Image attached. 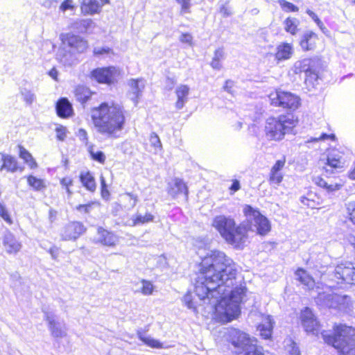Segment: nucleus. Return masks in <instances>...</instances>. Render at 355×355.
Wrapping results in <instances>:
<instances>
[{"mask_svg":"<svg viewBox=\"0 0 355 355\" xmlns=\"http://www.w3.org/2000/svg\"><path fill=\"white\" fill-rule=\"evenodd\" d=\"M62 42L77 53L84 52L88 47L87 40L72 33L62 34Z\"/></svg>","mask_w":355,"mask_h":355,"instance_id":"ddd939ff","label":"nucleus"},{"mask_svg":"<svg viewBox=\"0 0 355 355\" xmlns=\"http://www.w3.org/2000/svg\"><path fill=\"white\" fill-rule=\"evenodd\" d=\"M75 6L73 5L72 0H64L60 6V9L62 12L67 10H73Z\"/></svg>","mask_w":355,"mask_h":355,"instance_id":"5fc2aeb1","label":"nucleus"},{"mask_svg":"<svg viewBox=\"0 0 355 355\" xmlns=\"http://www.w3.org/2000/svg\"><path fill=\"white\" fill-rule=\"evenodd\" d=\"M284 29L287 33L294 35L297 31V24L296 20L291 17H287L284 21Z\"/></svg>","mask_w":355,"mask_h":355,"instance_id":"473e14b6","label":"nucleus"},{"mask_svg":"<svg viewBox=\"0 0 355 355\" xmlns=\"http://www.w3.org/2000/svg\"><path fill=\"white\" fill-rule=\"evenodd\" d=\"M293 46L292 44L288 42H281L275 50L274 57L277 62L289 60L293 54Z\"/></svg>","mask_w":355,"mask_h":355,"instance_id":"6ab92c4d","label":"nucleus"},{"mask_svg":"<svg viewBox=\"0 0 355 355\" xmlns=\"http://www.w3.org/2000/svg\"><path fill=\"white\" fill-rule=\"evenodd\" d=\"M243 215L246 218L252 217L257 227V233L260 236L267 235L271 230L269 220L260 211L250 205H245L243 208Z\"/></svg>","mask_w":355,"mask_h":355,"instance_id":"6e6552de","label":"nucleus"},{"mask_svg":"<svg viewBox=\"0 0 355 355\" xmlns=\"http://www.w3.org/2000/svg\"><path fill=\"white\" fill-rule=\"evenodd\" d=\"M299 319L303 327H309V322L311 320V309L309 307L304 308L301 311Z\"/></svg>","mask_w":355,"mask_h":355,"instance_id":"a19ab883","label":"nucleus"},{"mask_svg":"<svg viewBox=\"0 0 355 355\" xmlns=\"http://www.w3.org/2000/svg\"><path fill=\"white\" fill-rule=\"evenodd\" d=\"M298 122L297 117L289 113L269 116L266 121L265 135L269 141H282L286 135L293 132Z\"/></svg>","mask_w":355,"mask_h":355,"instance_id":"39448f33","label":"nucleus"},{"mask_svg":"<svg viewBox=\"0 0 355 355\" xmlns=\"http://www.w3.org/2000/svg\"><path fill=\"white\" fill-rule=\"evenodd\" d=\"M315 183L318 187L324 189L327 192H332L339 190L343 186L341 184L337 183L329 184L321 178H318L316 180Z\"/></svg>","mask_w":355,"mask_h":355,"instance_id":"2f4dec72","label":"nucleus"},{"mask_svg":"<svg viewBox=\"0 0 355 355\" xmlns=\"http://www.w3.org/2000/svg\"><path fill=\"white\" fill-rule=\"evenodd\" d=\"M312 18L313 19L314 21L318 25V26L322 31V32H327V28L324 26L323 23L319 19V18L317 16H313L312 15Z\"/></svg>","mask_w":355,"mask_h":355,"instance_id":"0e129e2a","label":"nucleus"},{"mask_svg":"<svg viewBox=\"0 0 355 355\" xmlns=\"http://www.w3.org/2000/svg\"><path fill=\"white\" fill-rule=\"evenodd\" d=\"M155 216L150 212H146L144 215L136 214L132 218V226H137L140 225L151 223L154 220Z\"/></svg>","mask_w":355,"mask_h":355,"instance_id":"c756f323","label":"nucleus"},{"mask_svg":"<svg viewBox=\"0 0 355 355\" xmlns=\"http://www.w3.org/2000/svg\"><path fill=\"white\" fill-rule=\"evenodd\" d=\"M238 273L236 263L225 252L212 250L201 257L197 264L194 292L200 300L215 299L219 302L214 311L216 321L225 324L241 315V304L246 296L245 286L234 287L228 297L226 288H231Z\"/></svg>","mask_w":355,"mask_h":355,"instance_id":"f257e3e1","label":"nucleus"},{"mask_svg":"<svg viewBox=\"0 0 355 355\" xmlns=\"http://www.w3.org/2000/svg\"><path fill=\"white\" fill-rule=\"evenodd\" d=\"M3 245L6 251L9 254H16L21 249L22 245L21 242L17 241L15 237L9 234L3 237Z\"/></svg>","mask_w":355,"mask_h":355,"instance_id":"412c9836","label":"nucleus"},{"mask_svg":"<svg viewBox=\"0 0 355 355\" xmlns=\"http://www.w3.org/2000/svg\"><path fill=\"white\" fill-rule=\"evenodd\" d=\"M80 7L83 15H93L99 13L101 10V5L97 0H83Z\"/></svg>","mask_w":355,"mask_h":355,"instance_id":"5701e85b","label":"nucleus"},{"mask_svg":"<svg viewBox=\"0 0 355 355\" xmlns=\"http://www.w3.org/2000/svg\"><path fill=\"white\" fill-rule=\"evenodd\" d=\"M261 336L264 339H269L271 338V330L262 327L260 329Z\"/></svg>","mask_w":355,"mask_h":355,"instance_id":"bf43d9fd","label":"nucleus"},{"mask_svg":"<svg viewBox=\"0 0 355 355\" xmlns=\"http://www.w3.org/2000/svg\"><path fill=\"white\" fill-rule=\"evenodd\" d=\"M87 227L78 220H71L63 225L60 236L62 241H76L85 234Z\"/></svg>","mask_w":355,"mask_h":355,"instance_id":"9d476101","label":"nucleus"},{"mask_svg":"<svg viewBox=\"0 0 355 355\" xmlns=\"http://www.w3.org/2000/svg\"><path fill=\"white\" fill-rule=\"evenodd\" d=\"M190 88L187 85H180L175 89V93L177 100L175 106L177 109H182L188 100Z\"/></svg>","mask_w":355,"mask_h":355,"instance_id":"b1692460","label":"nucleus"},{"mask_svg":"<svg viewBox=\"0 0 355 355\" xmlns=\"http://www.w3.org/2000/svg\"><path fill=\"white\" fill-rule=\"evenodd\" d=\"M143 81L142 78H132L128 82V85L131 89L132 93L136 98H139L142 92L144 85L141 84Z\"/></svg>","mask_w":355,"mask_h":355,"instance_id":"7c9ffc66","label":"nucleus"},{"mask_svg":"<svg viewBox=\"0 0 355 355\" xmlns=\"http://www.w3.org/2000/svg\"><path fill=\"white\" fill-rule=\"evenodd\" d=\"M228 348L234 349L235 355H264L248 333L231 327L225 334Z\"/></svg>","mask_w":355,"mask_h":355,"instance_id":"423d86ee","label":"nucleus"},{"mask_svg":"<svg viewBox=\"0 0 355 355\" xmlns=\"http://www.w3.org/2000/svg\"><path fill=\"white\" fill-rule=\"evenodd\" d=\"M219 12L221 14V15L224 17H229L232 14L231 8L228 6L227 4L221 6Z\"/></svg>","mask_w":355,"mask_h":355,"instance_id":"6e6d98bb","label":"nucleus"},{"mask_svg":"<svg viewBox=\"0 0 355 355\" xmlns=\"http://www.w3.org/2000/svg\"><path fill=\"white\" fill-rule=\"evenodd\" d=\"M312 18L313 19L314 21L318 25V26L322 31V32H327V28L324 26L323 23L319 19V18L317 16H313L312 15Z\"/></svg>","mask_w":355,"mask_h":355,"instance_id":"e2e57ef3","label":"nucleus"},{"mask_svg":"<svg viewBox=\"0 0 355 355\" xmlns=\"http://www.w3.org/2000/svg\"><path fill=\"white\" fill-rule=\"evenodd\" d=\"M1 164L0 166L1 171L14 173L22 172L24 167L19 164L17 158L10 154L1 153Z\"/></svg>","mask_w":355,"mask_h":355,"instance_id":"4468645a","label":"nucleus"},{"mask_svg":"<svg viewBox=\"0 0 355 355\" xmlns=\"http://www.w3.org/2000/svg\"><path fill=\"white\" fill-rule=\"evenodd\" d=\"M96 205H99V203L96 201H90L86 204H80L77 205L76 207V209L80 213L88 214L90 212L92 207Z\"/></svg>","mask_w":355,"mask_h":355,"instance_id":"a18cd8bd","label":"nucleus"},{"mask_svg":"<svg viewBox=\"0 0 355 355\" xmlns=\"http://www.w3.org/2000/svg\"><path fill=\"white\" fill-rule=\"evenodd\" d=\"M141 293L144 295H150L153 293L154 286L151 282L146 279H141Z\"/></svg>","mask_w":355,"mask_h":355,"instance_id":"37998d69","label":"nucleus"},{"mask_svg":"<svg viewBox=\"0 0 355 355\" xmlns=\"http://www.w3.org/2000/svg\"><path fill=\"white\" fill-rule=\"evenodd\" d=\"M79 135L83 137V140L87 141L88 139L87 131L84 129H80L78 131Z\"/></svg>","mask_w":355,"mask_h":355,"instance_id":"774afa93","label":"nucleus"},{"mask_svg":"<svg viewBox=\"0 0 355 355\" xmlns=\"http://www.w3.org/2000/svg\"><path fill=\"white\" fill-rule=\"evenodd\" d=\"M286 157H283L282 159L277 160L271 167L268 182L271 185H279L283 181L284 175L281 171L283 169L286 164Z\"/></svg>","mask_w":355,"mask_h":355,"instance_id":"dca6fc26","label":"nucleus"},{"mask_svg":"<svg viewBox=\"0 0 355 355\" xmlns=\"http://www.w3.org/2000/svg\"><path fill=\"white\" fill-rule=\"evenodd\" d=\"M121 70L114 66L97 67L90 72V76L100 84L112 85L116 82Z\"/></svg>","mask_w":355,"mask_h":355,"instance_id":"1a4fd4ad","label":"nucleus"},{"mask_svg":"<svg viewBox=\"0 0 355 355\" xmlns=\"http://www.w3.org/2000/svg\"><path fill=\"white\" fill-rule=\"evenodd\" d=\"M58 216V211H56L55 209H49V219L51 223L55 222L57 220Z\"/></svg>","mask_w":355,"mask_h":355,"instance_id":"052dcab7","label":"nucleus"},{"mask_svg":"<svg viewBox=\"0 0 355 355\" xmlns=\"http://www.w3.org/2000/svg\"><path fill=\"white\" fill-rule=\"evenodd\" d=\"M324 140H330L331 141H335L336 140V137L334 133H322L318 137H312V143Z\"/></svg>","mask_w":355,"mask_h":355,"instance_id":"09e8293b","label":"nucleus"},{"mask_svg":"<svg viewBox=\"0 0 355 355\" xmlns=\"http://www.w3.org/2000/svg\"><path fill=\"white\" fill-rule=\"evenodd\" d=\"M18 155L31 170L38 168V164L33 155L21 144L17 145Z\"/></svg>","mask_w":355,"mask_h":355,"instance_id":"4be33fe9","label":"nucleus"},{"mask_svg":"<svg viewBox=\"0 0 355 355\" xmlns=\"http://www.w3.org/2000/svg\"><path fill=\"white\" fill-rule=\"evenodd\" d=\"M295 274L297 276L298 281H300L302 284L304 285L309 284L311 277L306 270L302 268H299L296 270Z\"/></svg>","mask_w":355,"mask_h":355,"instance_id":"49530a36","label":"nucleus"},{"mask_svg":"<svg viewBox=\"0 0 355 355\" xmlns=\"http://www.w3.org/2000/svg\"><path fill=\"white\" fill-rule=\"evenodd\" d=\"M297 73H308L311 70V59L304 58L297 62L295 64Z\"/></svg>","mask_w":355,"mask_h":355,"instance_id":"72a5a7b5","label":"nucleus"},{"mask_svg":"<svg viewBox=\"0 0 355 355\" xmlns=\"http://www.w3.org/2000/svg\"><path fill=\"white\" fill-rule=\"evenodd\" d=\"M148 327L146 329H141L137 331V336L139 340L150 348L162 349L164 347L163 344L157 340L146 336Z\"/></svg>","mask_w":355,"mask_h":355,"instance_id":"bb28decb","label":"nucleus"},{"mask_svg":"<svg viewBox=\"0 0 355 355\" xmlns=\"http://www.w3.org/2000/svg\"><path fill=\"white\" fill-rule=\"evenodd\" d=\"M268 97L270 106L280 107L290 112L296 111L302 105L301 98L298 95L280 88L270 92Z\"/></svg>","mask_w":355,"mask_h":355,"instance_id":"0eeeda50","label":"nucleus"},{"mask_svg":"<svg viewBox=\"0 0 355 355\" xmlns=\"http://www.w3.org/2000/svg\"><path fill=\"white\" fill-rule=\"evenodd\" d=\"M225 57V52L223 48H218L214 51V57L210 62V66L215 70H220L222 69V60Z\"/></svg>","mask_w":355,"mask_h":355,"instance_id":"c85d7f7f","label":"nucleus"},{"mask_svg":"<svg viewBox=\"0 0 355 355\" xmlns=\"http://www.w3.org/2000/svg\"><path fill=\"white\" fill-rule=\"evenodd\" d=\"M48 325L53 336L59 338L64 336L63 331L55 320H49Z\"/></svg>","mask_w":355,"mask_h":355,"instance_id":"f704fd0d","label":"nucleus"},{"mask_svg":"<svg viewBox=\"0 0 355 355\" xmlns=\"http://www.w3.org/2000/svg\"><path fill=\"white\" fill-rule=\"evenodd\" d=\"M0 216L8 225H12L13 221L6 206L0 202Z\"/></svg>","mask_w":355,"mask_h":355,"instance_id":"c03bdc74","label":"nucleus"},{"mask_svg":"<svg viewBox=\"0 0 355 355\" xmlns=\"http://www.w3.org/2000/svg\"><path fill=\"white\" fill-rule=\"evenodd\" d=\"M311 39V33H306L300 42V45L302 49L304 51H309L310 49L309 46V40Z\"/></svg>","mask_w":355,"mask_h":355,"instance_id":"3c124183","label":"nucleus"},{"mask_svg":"<svg viewBox=\"0 0 355 355\" xmlns=\"http://www.w3.org/2000/svg\"><path fill=\"white\" fill-rule=\"evenodd\" d=\"M212 227L227 244L235 249H243L245 247L248 239V232L252 230L251 221L238 225L233 218L224 215L214 217Z\"/></svg>","mask_w":355,"mask_h":355,"instance_id":"7ed1b4c3","label":"nucleus"},{"mask_svg":"<svg viewBox=\"0 0 355 355\" xmlns=\"http://www.w3.org/2000/svg\"><path fill=\"white\" fill-rule=\"evenodd\" d=\"M67 128L63 125H59L55 128L56 139L59 141H64L67 137Z\"/></svg>","mask_w":355,"mask_h":355,"instance_id":"8fccbe9b","label":"nucleus"},{"mask_svg":"<svg viewBox=\"0 0 355 355\" xmlns=\"http://www.w3.org/2000/svg\"><path fill=\"white\" fill-rule=\"evenodd\" d=\"M139 202V196L132 192H124L119 195L117 202L114 205L112 211L116 213L122 209L131 210Z\"/></svg>","mask_w":355,"mask_h":355,"instance_id":"9b49d317","label":"nucleus"},{"mask_svg":"<svg viewBox=\"0 0 355 355\" xmlns=\"http://www.w3.org/2000/svg\"><path fill=\"white\" fill-rule=\"evenodd\" d=\"M355 329L344 324L336 323L332 334L321 332L324 343L337 350L338 355H355Z\"/></svg>","mask_w":355,"mask_h":355,"instance_id":"20e7f679","label":"nucleus"},{"mask_svg":"<svg viewBox=\"0 0 355 355\" xmlns=\"http://www.w3.org/2000/svg\"><path fill=\"white\" fill-rule=\"evenodd\" d=\"M150 141L151 145L155 148H160L162 144L158 135L156 133H151L150 135Z\"/></svg>","mask_w":355,"mask_h":355,"instance_id":"864d4df0","label":"nucleus"},{"mask_svg":"<svg viewBox=\"0 0 355 355\" xmlns=\"http://www.w3.org/2000/svg\"><path fill=\"white\" fill-rule=\"evenodd\" d=\"M98 234H99V242L104 245L114 246L116 243L115 236L113 233L102 228L98 229Z\"/></svg>","mask_w":355,"mask_h":355,"instance_id":"cd10ccee","label":"nucleus"},{"mask_svg":"<svg viewBox=\"0 0 355 355\" xmlns=\"http://www.w3.org/2000/svg\"><path fill=\"white\" fill-rule=\"evenodd\" d=\"M175 1L180 6V15L183 16L191 12V0H175Z\"/></svg>","mask_w":355,"mask_h":355,"instance_id":"c9c22d12","label":"nucleus"},{"mask_svg":"<svg viewBox=\"0 0 355 355\" xmlns=\"http://www.w3.org/2000/svg\"><path fill=\"white\" fill-rule=\"evenodd\" d=\"M60 184L62 187L65 189L68 196H70L73 193L71 189V187L73 184V180L72 178L69 176L63 177L60 180Z\"/></svg>","mask_w":355,"mask_h":355,"instance_id":"58836bf2","label":"nucleus"},{"mask_svg":"<svg viewBox=\"0 0 355 355\" xmlns=\"http://www.w3.org/2000/svg\"><path fill=\"white\" fill-rule=\"evenodd\" d=\"M55 111L58 117L68 119L74 114L73 106L65 97L60 98L55 103Z\"/></svg>","mask_w":355,"mask_h":355,"instance_id":"a211bd4d","label":"nucleus"},{"mask_svg":"<svg viewBox=\"0 0 355 355\" xmlns=\"http://www.w3.org/2000/svg\"><path fill=\"white\" fill-rule=\"evenodd\" d=\"M345 155L344 151L333 149L327 157L325 171L331 173L339 171L344 168L345 160L343 157Z\"/></svg>","mask_w":355,"mask_h":355,"instance_id":"f8f14e48","label":"nucleus"},{"mask_svg":"<svg viewBox=\"0 0 355 355\" xmlns=\"http://www.w3.org/2000/svg\"><path fill=\"white\" fill-rule=\"evenodd\" d=\"M101 196L105 200L110 199V192L108 189V187L106 184L105 180L103 177H101Z\"/></svg>","mask_w":355,"mask_h":355,"instance_id":"de8ad7c7","label":"nucleus"},{"mask_svg":"<svg viewBox=\"0 0 355 355\" xmlns=\"http://www.w3.org/2000/svg\"><path fill=\"white\" fill-rule=\"evenodd\" d=\"M129 117V112L116 101H103L90 110L94 127L99 134L107 137L116 138L127 125Z\"/></svg>","mask_w":355,"mask_h":355,"instance_id":"f03ea898","label":"nucleus"},{"mask_svg":"<svg viewBox=\"0 0 355 355\" xmlns=\"http://www.w3.org/2000/svg\"><path fill=\"white\" fill-rule=\"evenodd\" d=\"M26 180L28 186L34 191H44L47 187V184L44 179L38 178L33 174L27 175Z\"/></svg>","mask_w":355,"mask_h":355,"instance_id":"393cba45","label":"nucleus"},{"mask_svg":"<svg viewBox=\"0 0 355 355\" xmlns=\"http://www.w3.org/2000/svg\"><path fill=\"white\" fill-rule=\"evenodd\" d=\"M347 218L355 225V201L349 202L346 205Z\"/></svg>","mask_w":355,"mask_h":355,"instance_id":"79ce46f5","label":"nucleus"},{"mask_svg":"<svg viewBox=\"0 0 355 355\" xmlns=\"http://www.w3.org/2000/svg\"><path fill=\"white\" fill-rule=\"evenodd\" d=\"M89 153L90 158L92 160L96 161L101 164H104L105 163L106 157L103 151H94L92 149H91L89 150Z\"/></svg>","mask_w":355,"mask_h":355,"instance_id":"ea45409f","label":"nucleus"},{"mask_svg":"<svg viewBox=\"0 0 355 355\" xmlns=\"http://www.w3.org/2000/svg\"><path fill=\"white\" fill-rule=\"evenodd\" d=\"M114 55V50L108 46H103L100 48H94L93 50V55L97 58L104 56H111Z\"/></svg>","mask_w":355,"mask_h":355,"instance_id":"e433bc0d","label":"nucleus"},{"mask_svg":"<svg viewBox=\"0 0 355 355\" xmlns=\"http://www.w3.org/2000/svg\"><path fill=\"white\" fill-rule=\"evenodd\" d=\"M234 87V82L232 80H227L225 82V84H224V86H223V88L225 90H226L227 92L231 93L232 92V88Z\"/></svg>","mask_w":355,"mask_h":355,"instance_id":"680f3d73","label":"nucleus"},{"mask_svg":"<svg viewBox=\"0 0 355 355\" xmlns=\"http://www.w3.org/2000/svg\"><path fill=\"white\" fill-rule=\"evenodd\" d=\"M35 99V96L31 92H28L24 94V101L28 103L31 104Z\"/></svg>","mask_w":355,"mask_h":355,"instance_id":"13d9d810","label":"nucleus"},{"mask_svg":"<svg viewBox=\"0 0 355 355\" xmlns=\"http://www.w3.org/2000/svg\"><path fill=\"white\" fill-rule=\"evenodd\" d=\"M291 355H300V350L298 348L295 346V343H293L291 350L290 351Z\"/></svg>","mask_w":355,"mask_h":355,"instance_id":"69168bd1","label":"nucleus"},{"mask_svg":"<svg viewBox=\"0 0 355 355\" xmlns=\"http://www.w3.org/2000/svg\"><path fill=\"white\" fill-rule=\"evenodd\" d=\"M167 193L173 199L178 198L180 195H183L185 200H188V187L186 182L180 178H175L173 182L168 184Z\"/></svg>","mask_w":355,"mask_h":355,"instance_id":"2eb2a0df","label":"nucleus"},{"mask_svg":"<svg viewBox=\"0 0 355 355\" xmlns=\"http://www.w3.org/2000/svg\"><path fill=\"white\" fill-rule=\"evenodd\" d=\"M79 180L86 190L92 193L96 191L97 184L96 178L92 172L89 171L80 172L79 174Z\"/></svg>","mask_w":355,"mask_h":355,"instance_id":"aec40b11","label":"nucleus"},{"mask_svg":"<svg viewBox=\"0 0 355 355\" xmlns=\"http://www.w3.org/2000/svg\"><path fill=\"white\" fill-rule=\"evenodd\" d=\"M180 41L182 43L187 44L189 45L193 44V36L189 33H183L180 36Z\"/></svg>","mask_w":355,"mask_h":355,"instance_id":"603ef678","label":"nucleus"},{"mask_svg":"<svg viewBox=\"0 0 355 355\" xmlns=\"http://www.w3.org/2000/svg\"><path fill=\"white\" fill-rule=\"evenodd\" d=\"M347 177L352 180H355V162L353 168L348 172Z\"/></svg>","mask_w":355,"mask_h":355,"instance_id":"338daca9","label":"nucleus"},{"mask_svg":"<svg viewBox=\"0 0 355 355\" xmlns=\"http://www.w3.org/2000/svg\"><path fill=\"white\" fill-rule=\"evenodd\" d=\"M279 5L282 10L286 12H298L299 8L286 0H278Z\"/></svg>","mask_w":355,"mask_h":355,"instance_id":"4c0bfd02","label":"nucleus"},{"mask_svg":"<svg viewBox=\"0 0 355 355\" xmlns=\"http://www.w3.org/2000/svg\"><path fill=\"white\" fill-rule=\"evenodd\" d=\"M95 94L89 88L85 85H78L74 89V96L76 99L81 104L88 102L92 96Z\"/></svg>","mask_w":355,"mask_h":355,"instance_id":"a878e982","label":"nucleus"},{"mask_svg":"<svg viewBox=\"0 0 355 355\" xmlns=\"http://www.w3.org/2000/svg\"><path fill=\"white\" fill-rule=\"evenodd\" d=\"M337 274L345 283L355 286V266L352 263L338 266Z\"/></svg>","mask_w":355,"mask_h":355,"instance_id":"f3484780","label":"nucleus"},{"mask_svg":"<svg viewBox=\"0 0 355 355\" xmlns=\"http://www.w3.org/2000/svg\"><path fill=\"white\" fill-rule=\"evenodd\" d=\"M241 189V184L238 180H232V185L230 187L229 190L231 194H234Z\"/></svg>","mask_w":355,"mask_h":355,"instance_id":"4d7b16f0","label":"nucleus"}]
</instances>
